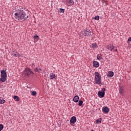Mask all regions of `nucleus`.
Masks as SVG:
<instances>
[{
	"label": "nucleus",
	"instance_id": "1",
	"mask_svg": "<svg viewBox=\"0 0 131 131\" xmlns=\"http://www.w3.org/2000/svg\"><path fill=\"white\" fill-rule=\"evenodd\" d=\"M15 16V19L18 21H27L28 18H29V15L26 14V13L23 11V10H20L18 12L14 14Z\"/></svg>",
	"mask_w": 131,
	"mask_h": 131
},
{
	"label": "nucleus",
	"instance_id": "2",
	"mask_svg": "<svg viewBox=\"0 0 131 131\" xmlns=\"http://www.w3.org/2000/svg\"><path fill=\"white\" fill-rule=\"evenodd\" d=\"M95 75V81L96 84H102V77L101 74L99 72H95L94 74Z\"/></svg>",
	"mask_w": 131,
	"mask_h": 131
},
{
	"label": "nucleus",
	"instance_id": "3",
	"mask_svg": "<svg viewBox=\"0 0 131 131\" xmlns=\"http://www.w3.org/2000/svg\"><path fill=\"white\" fill-rule=\"evenodd\" d=\"M7 73L6 72V71L2 70L1 71V78L0 79V80L2 81V82H5L6 80H7Z\"/></svg>",
	"mask_w": 131,
	"mask_h": 131
},
{
	"label": "nucleus",
	"instance_id": "4",
	"mask_svg": "<svg viewBox=\"0 0 131 131\" xmlns=\"http://www.w3.org/2000/svg\"><path fill=\"white\" fill-rule=\"evenodd\" d=\"M24 73L27 76H30V75H34V73L32 72L31 70L28 68H26L24 71Z\"/></svg>",
	"mask_w": 131,
	"mask_h": 131
},
{
	"label": "nucleus",
	"instance_id": "5",
	"mask_svg": "<svg viewBox=\"0 0 131 131\" xmlns=\"http://www.w3.org/2000/svg\"><path fill=\"white\" fill-rule=\"evenodd\" d=\"M82 33L84 36H90V35H92V31L89 29H86Z\"/></svg>",
	"mask_w": 131,
	"mask_h": 131
},
{
	"label": "nucleus",
	"instance_id": "6",
	"mask_svg": "<svg viewBox=\"0 0 131 131\" xmlns=\"http://www.w3.org/2000/svg\"><path fill=\"white\" fill-rule=\"evenodd\" d=\"M105 91H106V89L103 88L101 91H99L98 92V96L99 98H104V97H105Z\"/></svg>",
	"mask_w": 131,
	"mask_h": 131
},
{
	"label": "nucleus",
	"instance_id": "7",
	"mask_svg": "<svg viewBox=\"0 0 131 131\" xmlns=\"http://www.w3.org/2000/svg\"><path fill=\"white\" fill-rule=\"evenodd\" d=\"M77 120H76V117L75 116H73L71 118V120H70V123L71 125H73L75 122H76Z\"/></svg>",
	"mask_w": 131,
	"mask_h": 131
},
{
	"label": "nucleus",
	"instance_id": "8",
	"mask_svg": "<svg viewBox=\"0 0 131 131\" xmlns=\"http://www.w3.org/2000/svg\"><path fill=\"white\" fill-rule=\"evenodd\" d=\"M106 48L108 51H110V52H112L113 50H114V46L112 44H110L109 45L106 46Z\"/></svg>",
	"mask_w": 131,
	"mask_h": 131
},
{
	"label": "nucleus",
	"instance_id": "9",
	"mask_svg": "<svg viewBox=\"0 0 131 131\" xmlns=\"http://www.w3.org/2000/svg\"><path fill=\"white\" fill-rule=\"evenodd\" d=\"M106 75L108 77H113L114 76V72L113 71H108V73L106 74Z\"/></svg>",
	"mask_w": 131,
	"mask_h": 131
},
{
	"label": "nucleus",
	"instance_id": "10",
	"mask_svg": "<svg viewBox=\"0 0 131 131\" xmlns=\"http://www.w3.org/2000/svg\"><path fill=\"white\" fill-rule=\"evenodd\" d=\"M50 79H57V76L56 75L53 73L50 74Z\"/></svg>",
	"mask_w": 131,
	"mask_h": 131
},
{
	"label": "nucleus",
	"instance_id": "11",
	"mask_svg": "<svg viewBox=\"0 0 131 131\" xmlns=\"http://www.w3.org/2000/svg\"><path fill=\"white\" fill-rule=\"evenodd\" d=\"M109 111H110V110L108 107H102V112H103L104 113H109Z\"/></svg>",
	"mask_w": 131,
	"mask_h": 131
},
{
	"label": "nucleus",
	"instance_id": "12",
	"mask_svg": "<svg viewBox=\"0 0 131 131\" xmlns=\"http://www.w3.org/2000/svg\"><path fill=\"white\" fill-rule=\"evenodd\" d=\"M66 2L67 4H69L70 6H73V5H74V2H73V0H66Z\"/></svg>",
	"mask_w": 131,
	"mask_h": 131
},
{
	"label": "nucleus",
	"instance_id": "13",
	"mask_svg": "<svg viewBox=\"0 0 131 131\" xmlns=\"http://www.w3.org/2000/svg\"><path fill=\"white\" fill-rule=\"evenodd\" d=\"M93 66L94 67H96V68H98L100 66V63H99V62L94 61H93Z\"/></svg>",
	"mask_w": 131,
	"mask_h": 131
},
{
	"label": "nucleus",
	"instance_id": "14",
	"mask_svg": "<svg viewBox=\"0 0 131 131\" xmlns=\"http://www.w3.org/2000/svg\"><path fill=\"white\" fill-rule=\"evenodd\" d=\"M119 94L121 95V96H123L124 95V90H123V88H120L119 89Z\"/></svg>",
	"mask_w": 131,
	"mask_h": 131
},
{
	"label": "nucleus",
	"instance_id": "15",
	"mask_svg": "<svg viewBox=\"0 0 131 131\" xmlns=\"http://www.w3.org/2000/svg\"><path fill=\"white\" fill-rule=\"evenodd\" d=\"M79 100V97L77 95L75 96L73 98V101L75 103H77L78 101Z\"/></svg>",
	"mask_w": 131,
	"mask_h": 131
},
{
	"label": "nucleus",
	"instance_id": "16",
	"mask_svg": "<svg viewBox=\"0 0 131 131\" xmlns=\"http://www.w3.org/2000/svg\"><path fill=\"white\" fill-rule=\"evenodd\" d=\"M97 60H102V54H99L97 55Z\"/></svg>",
	"mask_w": 131,
	"mask_h": 131
},
{
	"label": "nucleus",
	"instance_id": "17",
	"mask_svg": "<svg viewBox=\"0 0 131 131\" xmlns=\"http://www.w3.org/2000/svg\"><path fill=\"white\" fill-rule=\"evenodd\" d=\"M92 47L93 49H98V46L96 43H94L92 44Z\"/></svg>",
	"mask_w": 131,
	"mask_h": 131
},
{
	"label": "nucleus",
	"instance_id": "18",
	"mask_svg": "<svg viewBox=\"0 0 131 131\" xmlns=\"http://www.w3.org/2000/svg\"><path fill=\"white\" fill-rule=\"evenodd\" d=\"M34 38L35 41H37V40H38V36L36 34L34 36Z\"/></svg>",
	"mask_w": 131,
	"mask_h": 131
},
{
	"label": "nucleus",
	"instance_id": "19",
	"mask_svg": "<svg viewBox=\"0 0 131 131\" xmlns=\"http://www.w3.org/2000/svg\"><path fill=\"white\" fill-rule=\"evenodd\" d=\"M34 71L35 72H37L38 73H41V72L39 71V69L36 68L34 69Z\"/></svg>",
	"mask_w": 131,
	"mask_h": 131
},
{
	"label": "nucleus",
	"instance_id": "20",
	"mask_svg": "<svg viewBox=\"0 0 131 131\" xmlns=\"http://www.w3.org/2000/svg\"><path fill=\"white\" fill-rule=\"evenodd\" d=\"M82 104H83V101L82 100H79L78 102L79 106H82Z\"/></svg>",
	"mask_w": 131,
	"mask_h": 131
},
{
	"label": "nucleus",
	"instance_id": "21",
	"mask_svg": "<svg viewBox=\"0 0 131 131\" xmlns=\"http://www.w3.org/2000/svg\"><path fill=\"white\" fill-rule=\"evenodd\" d=\"M102 123V118H100L99 119H97L96 120V123Z\"/></svg>",
	"mask_w": 131,
	"mask_h": 131
},
{
	"label": "nucleus",
	"instance_id": "22",
	"mask_svg": "<svg viewBox=\"0 0 131 131\" xmlns=\"http://www.w3.org/2000/svg\"><path fill=\"white\" fill-rule=\"evenodd\" d=\"M13 99L14 100H16V101H19V97H18L17 96H14Z\"/></svg>",
	"mask_w": 131,
	"mask_h": 131
},
{
	"label": "nucleus",
	"instance_id": "23",
	"mask_svg": "<svg viewBox=\"0 0 131 131\" xmlns=\"http://www.w3.org/2000/svg\"><path fill=\"white\" fill-rule=\"evenodd\" d=\"M21 55L19 54L18 52L15 53V57H18V58H19V57H20Z\"/></svg>",
	"mask_w": 131,
	"mask_h": 131
},
{
	"label": "nucleus",
	"instance_id": "24",
	"mask_svg": "<svg viewBox=\"0 0 131 131\" xmlns=\"http://www.w3.org/2000/svg\"><path fill=\"white\" fill-rule=\"evenodd\" d=\"M36 91H33L32 93H31V95L32 96H36Z\"/></svg>",
	"mask_w": 131,
	"mask_h": 131
},
{
	"label": "nucleus",
	"instance_id": "25",
	"mask_svg": "<svg viewBox=\"0 0 131 131\" xmlns=\"http://www.w3.org/2000/svg\"><path fill=\"white\" fill-rule=\"evenodd\" d=\"M5 103V100L4 99H0V104H4Z\"/></svg>",
	"mask_w": 131,
	"mask_h": 131
},
{
	"label": "nucleus",
	"instance_id": "26",
	"mask_svg": "<svg viewBox=\"0 0 131 131\" xmlns=\"http://www.w3.org/2000/svg\"><path fill=\"white\" fill-rule=\"evenodd\" d=\"M64 11H65V10H64V9H62V8H60V9H59V12H60V13H64Z\"/></svg>",
	"mask_w": 131,
	"mask_h": 131
},
{
	"label": "nucleus",
	"instance_id": "27",
	"mask_svg": "<svg viewBox=\"0 0 131 131\" xmlns=\"http://www.w3.org/2000/svg\"><path fill=\"white\" fill-rule=\"evenodd\" d=\"M3 128H4V126L2 124H0V131H2Z\"/></svg>",
	"mask_w": 131,
	"mask_h": 131
},
{
	"label": "nucleus",
	"instance_id": "28",
	"mask_svg": "<svg viewBox=\"0 0 131 131\" xmlns=\"http://www.w3.org/2000/svg\"><path fill=\"white\" fill-rule=\"evenodd\" d=\"M99 19H100V16H95V20H99Z\"/></svg>",
	"mask_w": 131,
	"mask_h": 131
},
{
	"label": "nucleus",
	"instance_id": "29",
	"mask_svg": "<svg viewBox=\"0 0 131 131\" xmlns=\"http://www.w3.org/2000/svg\"><path fill=\"white\" fill-rule=\"evenodd\" d=\"M16 52H13V53H12V55H13V56H14V57H15V55H16Z\"/></svg>",
	"mask_w": 131,
	"mask_h": 131
},
{
	"label": "nucleus",
	"instance_id": "30",
	"mask_svg": "<svg viewBox=\"0 0 131 131\" xmlns=\"http://www.w3.org/2000/svg\"><path fill=\"white\" fill-rule=\"evenodd\" d=\"M128 41H131V37H129V38L128 39Z\"/></svg>",
	"mask_w": 131,
	"mask_h": 131
},
{
	"label": "nucleus",
	"instance_id": "31",
	"mask_svg": "<svg viewBox=\"0 0 131 131\" xmlns=\"http://www.w3.org/2000/svg\"><path fill=\"white\" fill-rule=\"evenodd\" d=\"M114 52H118V51L117 50V49H115V50H114Z\"/></svg>",
	"mask_w": 131,
	"mask_h": 131
},
{
	"label": "nucleus",
	"instance_id": "32",
	"mask_svg": "<svg viewBox=\"0 0 131 131\" xmlns=\"http://www.w3.org/2000/svg\"><path fill=\"white\" fill-rule=\"evenodd\" d=\"M39 71H41V69H39Z\"/></svg>",
	"mask_w": 131,
	"mask_h": 131
},
{
	"label": "nucleus",
	"instance_id": "33",
	"mask_svg": "<svg viewBox=\"0 0 131 131\" xmlns=\"http://www.w3.org/2000/svg\"><path fill=\"white\" fill-rule=\"evenodd\" d=\"M91 131H95V130H92Z\"/></svg>",
	"mask_w": 131,
	"mask_h": 131
},
{
	"label": "nucleus",
	"instance_id": "34",
	"mask_svg": "<svg viewBox=\"0 0 131 131\" xmlns=\"http://www.w3.org/2000/svg\"><path fill=\"white\" fill-rule=\"evenodd\" d=\"M32 65H34V64H32Z\"/></svg>",
	"mask_w": 131,
	"mask_h": 131
}]
</instances>
